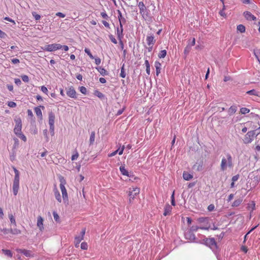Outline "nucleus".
<instances>
[{
	"instance_id": "1",
	"label": "nucleus",
	"mask_w": 260,
	"mask_h": 260,
	"mask_svg": "<svg viewBox=\"0 0 260 260\" xmlns=\"http://www.w3.org/2000/svg\"><path fill=\"white\" fill-rule=\"evenodd\" d=\"M199 243L209 247L214 253H216L218 251L219 247L214 238H208L204 236V238L202 240H200Z\"/></svg>"
},
{
	"instance_id": "2",
	"label": "nucleus",
	"mask_w": 260,
	"mask_h": 260,
	"mask_svg": "<svg viewBox=\"0 0 260 260\" xmlns=\"http://www.w3.org/2000/svg\"><path fill=\"white\" fill-rule=\"evenodd\" d=\"M225 156L226 158L224 157L222 158L220 164V170L222 171H225L227 169V167L231 168L233 167V158L232 155L229 153H227L225 154Z\"/></svg>"
},
{
	"instance_id": "3",
	"label": "nucleus",
	"mask_w": 260,
	"mask_h": 260,
	"mask_svg": "<svg viewBox=\"0 0 260 260\" xmlns=\"http://www.w3.org/2000/svg\"><path fill=\"white\" fill-rule=\"evenodd\" d=\"M65 184L66 181L64 180H60V188L62 193V196L63 202L66 203L68 202L69 199L68 193L66 188L64 186Z\"/></svg>"
},
{
	"instance_id": "4",
	"label": "nucleus",
	"mask_w": 260,
	"mask_h": 260,
	"mask_svg": "<svg viewBox=\"0 0 260 260\" xmlns=\"http://www.w3.org/2000/svg\"><path fill=\"white\" fill-rule=\"evenodd\" d=\"M255 131H249L245 136L243 139V142L245 144L250 143L253 140L254 138L256 137Z\"/></svg>"
},
{
	"instance_id": "5",
	"label": "nucleus",
	"mask_w": 260,
	"mask_h": 260,
	"mask_svg": "<svg viewBox=\"0 0 260 260\" xmlns=\"http://www.w3.org/2000/svg\"><path fill=\"white\" fill-rule=\"evenodd\" d=\"M14 121L16 124L14 128V132L16 134L21 132L22 121L20 117L18 116H15L14 118Z\"/></svg>"
},
{
	"instance_id": "6",
	"label": "nucleus",
	"mask_w": 260,
	"mask_h": 260,
	"mask_svg": "<svg viewBox=\"0 0 260 260\" xmlns=\"http://www.w3.org/2000/svg\"><path fill=\"white\" fill-rule=\"evenodd\" d=\"M184 236L186 239L189 240L191 242L199 243L200 241L196 239L195 235L192 232L188 230L184 233Z\"/></svg>"
},
{
	"instance_id": "7",
	"label": "nucleus",
	"mask_w": 260,
	"mask_h": 260,
	"mask_svg": "<svg viewBox=\"0 0 260 260\" xmlns=\"http://www.w3.org/2000/svg\"><path fill=\"white\" fill-rule=\"evenodd\" d=\"M149 11L146 8L143 10V11H140V14L142 15L143 18L147 21L151 22L152 21V18L150 16Z\"/></svg>"
},
{
	"instance_id": "8",
	"label": "nucleus",
	"mask_w": 260,
	"mask_h": 260,
	"mask_svg": "<svg viewBox=\"0 0 260 260\" xmlns=\"http://www.w3.org/2000/svg\"><path fill=\"white\" fill-rule=\"evenodd\" d=\"M60 49H61V47L60 44H49L47 45L46 47V50L49 52L55 51Z\"/></svg>"
},
{
	"instance_id": "9",
	"label": "nucleus",
	"mask_w": 260,
	"mask_h": 260,
	"mask_svg": "<svg viewBox=\"0 0 260 260\" xmlns=\"http://www.w3.org/2000/svg\"><path fill=\"white\" fill-rule=\"evenodd\" d=\"M140 192V188L138 187L133 188L132 191H129L128 195L130 197L129 202H131L132 200L135 198V196Z\"/></svg>"
},
{
	"instance_id": "10",
	"label": "nucleus",
	"mask_w": 260,
	"mask_h": 260,
	"mask_svg": "<svg viewBox=\"0 0 260 260\" xmlns=\"http://www.w3.org/2000/svg\"><path fill=\"white\" fill-rule=\"evenodd\" d=\"M67 94L68 96L73 98L77 99L76 91L73 86H71L67 91Z\"/></svg>"
},
{
	"instance_id": "11",
	"label": "nucleus",
	"mask_w": 260,
	"mask_h": 260,
	"mask_svg": "<svg viewBox=\"0 0 260 260\" xmlns=\"http://www.w3.org/2000/svg\"><path fill=\"white\" fill-rule=\"evenodd\" d=\"M252 175V176H251V177H253L252 185H253V187H255L260 182V176L255 175L254 172H252L250 174V175Z\"/></svg>"
},
{
	"instance_id": "12",
	"label": "nucleus",
	"mask_w": 260,
	"mask_h": 260,
	"mask_svg": "<svg viewBox=\"0 0 260 260\" xmlns=\"http://www.w3.org/2000/svg\"><path fill=\"white\" fill-rule=\"evenodd\" d=\"M119 27H117L116 28V35L117 36L118 39H122L123 38V25H119Z\"/></svg>"
},
{
	"instance_id": "13",
	"label": "nucleus",
	"mask_w": 260,
	"mask_h": 260,
	"mask_svg": "<svg viewBox=\"0 0 260 260\" xmlns=\"http://www.w3.org/2000/svg\"><path fill=\"white\" fill-rule=\"evenodd\" d=\"M19 252L20 253L24 254L25 256L28 257H34L35 255L34 253L32 251L25 249H19Z\"/></svg>"
},
{
	"instance_id": "14",
	"label": "nucleus",
	"mask_w": 260,
	"mask_h": 260,
	"mask_svg": "<svg viewBox=\"0 0 260 260\" xmlns=\"http://www.w3.org/2000/svg\"><path fill=\"white\" fill-rule=\"evenodd\" d=\"M41 108L42 110H44L45 109V107L44 106H39L38 107H36L34 108V111L37 116L39 117L41 119H42V113Z\"/></svg>"
},
{
	"instance_id": "15",
	"label": "nucleus",
	"mask_w": 260,
	"mask_h": 260,
	"mask_svg": "<svg viewBox=\"0 0 260 260\" xmlns=\"http://www.w3.org/2000/svg\"><path fill=\"white\" fill-rule=\"evenodd\" d=\"M146 42L147 45L150 46H153L155 43L156 40L154 39V36L153 35L150 36H147L146 37Z\"/></svg>"
},
{
	"instance_id": "16",
	"label": "nucleus",
	"mask_w": 260,
	"mask_h": 260,
	"mask_svg": "<svg viewBox=\"0 0 260 260\" xmlns=\"http://www.w3.org/2000/svg\"><path fill=\"white\" fill-rule=\"evenodd\" d=\"M55 114L52 111H50L48 113V122L49 125H54V122H55Z\"/></svg>"
},
{
	"instance_id": "17",
	"label": "nucleus",
	"mask_w": 260,
	"mask_h": 260,
	"mask_svg": "<svg viewBox=\"0 0 260 260\" xmlns=\"http://www.w3.org/2000/svg\"><path fill=\"white\" fill-rule=\"evenodd\" d=\"M119 170L123 175L129 177L134 176L133 174H130L127 170L125 169L124 165H122L119 168Z\"/></svg>"
},
{
	"instance_id": "18",
	"label": "nucleus",
	"mask_w": 260,
	"mask_h": 260,
	"mask_svg": "<svg viewBox=\"0 0 260 260\" xmlns=\"http://www.w3.org/2000/svg\"><path fill=\"white\" fill-rule=\"evenodd\" d=\"M209 229H210L209 225L208 226H198L192 225V226L190 227V228L189 230L190 231L192 232V233H193L194 232H197L198 229L208 230Z\"/></svg>"
},
{
	"instance_id": "19",
	"label": "nucleus",
	"mask_w": 260,
	"mask_h": 260,
	"mask_svg": "<svg viewBox=\"0 0 260 260\" xmlns=\"http://www.w3.org/2000/svg\"><path fill=\"white\" fill-rule=\"evenodd\" d=\"M245 18L248 20H255L256 17L252 15L250 12H245L244 13Z\"/></svg>"
},
{
	"instance_id": "20",
	"label": "nucleus",
	"mask_w": 260,
	"mask_h": 260,
	"mask_svg": "<svg viewBox=\"0 0 260 260\" xmlns=\"http://www.w3.org/2000/svg\"><path fill=\"white\" fill-rule=\"evenodd\" d=\"M43 221V218L41 216H39L38 217L37 226L41 231H42L44 230Z\"/></svg>"
},
{
	"instance_id": "21",
	"label": "nucleus",
	"mask_w": 260,
	"mask_h": 260,
	"mask_svg": "<svg viewBox=\"0 0 260 260\" xmlns=\"http://www.w3.org/2000/svg\"><path fill=\"white\" fill-rule=\"evenodd\" d=\"M19 188V182H13V192L14 196L18 194Z\"/></svg>"
},
{
	"instance_id": "22",
	"label": "nucleus",
	"mask_w": 260,
	"mask_h": 260,
	"mask_svg": "<svg viewBox=\"0 0 260 260\" xmlns=\"http://www.w3.org/2000/svg\"><path fill=\"white\" fill-rule=\"evenodd\" d=\"M172 207L169 204H167L164 208V215L167 216L170 214V213L172 211Z\"/></svg>"
},
{
	"instance_id": "23",
	"label": "nucleus",
	"mask_w": 260,
	"mask_h": 260,
	"mask_svg": "<svg viewBox=\"0 0 260 260\" xmlns=\"http://www.w3.org/2000/svg\"><path fill=\"white\" fill-rule=\"evenodd\" d=\"M118 19L119 21V25L126 23V19L122 16V13L120 10H118Z\"/></svg>"
},
{
	"instance_id": "24",
	"label": "nucleus",
	"mask_w": 260,
	"mask_h": 260,
	"mask_svg": "<svg viewBox=\"0 0 260 260\" xmlns=\"http://www.w3.org/2000/svg\"><path fill=\"white\" fill-rule=\"evenodd\" d=\"M95 69L98 71L100 74L103 76L108 75L109 74L108 72L102 67H96Z\"/></svg>"
},
{
	"instance_id": "25",
	"label": "nucleus",
	"mask_w": 260,
	"mask_h": 260,
	"mask_svg": "<svg viewBox=\"0 0 260 260\" xmlns=\"http://www.w3.org/2000/svg\"><path fill=\"white\" fill-rule=\"evenodd\" d=\"M161 66V63L159 61H156L155 62L154 66H155V69H156V76H158V75L160 73Z\"/></svg>"
},
{
	"instance_id": "26",
	"label": "nucleus",
	"mask_w": 260,
	"mask_h": 260,
	"mask_svg": "<svg viewBox=\"0 0 260 260\" xmlns=\"http://www.w3.org/2000/svg\"><path fill=\"white\" fill-rule=\"evenodd\" d=\"M94 94L100 98L101 100H105L107 99L105 97V95L103 93L99 91L98 90H95L94 91Z\"/></svg>"
},
{
	"instance_id": "27",
	"label": "nucleus",
	"mask_w": 260,
	"mask_h": 260,
	"mask_svg": "<svg viewBox=\"0 0 260 260\" xmlns=\"http://www.w3.org/2000/svg\"><path fill=\"white\" fill-rule=\"evenodd\" d=\"M183 178L184 180L188 181L193 178V175L185 171L183 173Z\"/></svg>"
},
{
	"instance_id": "28",
	"label": "nucleus",
	"mask_w": 260,
	"mask_h": 260,
	"mask_svg": "<svg viewBox=\"0 0 260 260\" xmlns=\"http://www.w3.org/2000/svg\"><path fill=\"white\" fill-rule=\"evenodd\" d=\"M54 192L55 199L57 200L58 202L60 203L61 202V198L59 191L56 188H55L54 189Z\"/></svg>"
},
{
	"instance_id": "29",
	"label": "nucleus",
	"mask_w": 260,
	"mask_h": 260,
	"mask_svg": "<svg viewBox=\"0 0 260 260\" xmlns=\"http://www.w3.org/2000/svg\"><path fill=\"white\" fill-rule=\"evenodd\" d=\"M13 169L15 173L13 182H19V172L17 169H16V168L14 167L13 168Z\"/></svg>"
},
{
	"instance_id": "30",
	"label": "nucleus",
	"mask_w": 260,
	"mask_h": 260,
	"mask_svg": "<svg viewBox=\"0 0 260 260\" xmlns=\"http://www.w3.org/2000/svg\"><path fill=\"white\" fill-rule=\"evenodd\" d=\"M237 110V107L235 105H233L229 109L228 112L230 115L234 114Z\"/></svg>"
},
{
	"instance_id": "31",
	"label": "nucleus",
	"mask_w": 260,
	"mask_h": 260,
	"mask_svg": "<svg viewBox=\"0 0 260 260\" xmlns=\"http://www.w3.org/2000/svg\"><path fill=\"white\" fill-rule=\"evenodd\" d=\"M83 240L82 237L79 236H76L75 238V246L78 248L79 246V244L81 241Z\"/></svg>"
},
{
	"instance_id": "32",
	"label": "nucleus",
	"mask_w": 260,
	"mask_h": 260,
	"mask_svg": "<svg viewBox=\"0 0 260 260\" xmlns=\"http://www.w3.org/2000/svg\"><path fill=\"white\" fill-rule=\"evenodd\" d=\"M209 218L208 217H200L198 219V221L200 223H204L205 224H208L209 222Z\"/></svg>"
},
{
	"instance_id": "33",
	"label": "nucleus",
	"mask_w": 260,
	"mask_h": 260,
	"mask_svg": "<svg viewBox=\"0 0 260 260\" xmlns=\"http://www.w3.org/2000/svg\"><path fill=\"white\" fill-rule=\"evenodd\" d=\"M246 93L249 95H253L259 96V92L253 89L246 92Z\"/></svg>"
},
{
	"instance_id": "34",
	"label": "nucleus",
	"mask_w": 260,
	"mask_h": 260,
	"mask_svg": "<svg viewBox=\"0 0 260 260\" xmlns=\"http://www.w3.org/2000/svg\"><path fill=\"white\" fill-rule=\"evenodd\" d=\"M242 199H238L236 200L232 204V206L233 207H238L242 203Z\"/></svg>"
},
{
	"instance_id": "35",
	"label": "nucleus",
	"mask_w": 260,
	"mask_h": 260,
	"mask_svg": "<svg viewBox=\"0 0 260 260\" xmlns=\"http://www.w3.org/2000/svg\"><path fill=\"white\" fill-rule=\"evenodd\" d=\"M95 139V132H92L90 134L89 139V145H91L93 144Z\"/></svg>"
},
{
	"instance_id": "36",
	"label": "nucleus",
	"mask_w": 260,
	"mask_h": 260,
	"mask_svg": "<svg viewBox=\"0 0 260 260\" xmlns=\"http://www.w3.org/2000/svg\"><path fill=\"white\" fill-rule=\"evenodd\" d=\"M3 253L8 257H12L13 254L11 250L8 249H2Z\"/></svg>"
},
{
	"instance_id": "37",
	"label": "nucleus",
	"mask_w": 260,
	"mask_h": 260,
	"mask_svg": "<svg viewBox=\"0 0 260 260\" xmlns=\"http://www.w3.org/2000/svg\"><path fill=\"white\" fill-rule=\"evenodd\" d=\"M166 55L167 51L166 50H162L159 52L158 56L159 58H164L166 57Z\"/></svg>"
},
{
	"instance_id": "38",
	"label": "nucleus",
	"mask_w": 260,
	"mask_h": 260,
	"mask_svg": "<svg viewBox=\"0 0 260 260\" xmlns=\"http://www.w3.org/2000/svg\"><path fill=\"white\" fill-rule=\"evenodd\" d=\"M10 233L13 234V235H19V234H21V231L20 230L16 229V228H14V229H10Z\"/></svg>"
},
{
	"instance_id": "39",
	"label": "nucleus",
	"mask_w": 260,
	"mask_h": 260,
	"mask_svg": "<svg viewBox=\"0 0 260 260\" xmlns=\"http://www.w3.org/2000/svg\"><path fill=\"white\" fill-rule=\"evenodd\" d=\"M9 218L10 219L11 223L14 226H16V222L14 216L12 214H9Z\"/></svg>"
},
{
	"instance_id": "40",
	"label": "nucleus",
	"mask_w": 260,
	"mask_h": 260,
	"mask_svg": "<svg viewBox=\"0 0 260 260\" xmlns=\"http://www.w3.org/2000/svg\"><path fill=\"white\" fill-rule=\"evenodd\" d=\"M237 30L240 32L243 33L245 31V27L243 24H239L237 26Z\"/></svg>"
},
{
	"instance_id": "41",
	"label": "nucleus",
	"mask_w": 260,
	"mask_h": 260,
	"mask_svg": "<svg viewBox=\"0 0 260 260\" xmlns=\"http://www.w3.org/2000/svg\"><path fill=\"white\" fill-rule=\"evenodd\" d=\"M16 135L20 138L21 140H22L23 141L25 142L26 141V137L24 136V135L21 132L19 133L16 134Z\"/></svg>"
},
{
	"instance_id": "42",
	"label": "nucleus",
	"mask_w": 260,
	"mask_h": 260,
	"mask_svg": "<svg viewBox=\"0 0 260 260\" xmlns=\"http://www.w3.org/2000/svg\"><path fill=\"white\" fill-rule=\"evenodd\" d=\"M124 66V64H123L122 67L121 68V72H120V76L123 78H125L126 76V73L125 72Z\"/></svg>"
},
{
	"instance_id": "43",
	"label": "nucleus",
	"mask_w": 260,
	"mask_h": 260,
	"mask_svg": "<svg viewBox=\"0 0 260 260\" xmlns=\"http://www.w3.org/2000/svg\"><path fill=\"white\" fill-rule=\"evenodd\" d=\"M22 80L25 83H28L29 81L28 76L23 75L21 76Z\"/></svg>"
},
{
	"instance_id": "44",
	"label": "nucleus",
	"mask_w": 260,
	"mask_h": 260,
	"mask_svg": "<svg viewBox=\"0 0 260 260\" xmlns=\"http://www.w3.org/2000/svg\"><path fill=\"white\" fill-rule=\"evenodd\" d=\"M250 112V110L247 108H242L240 109V112L242 114H245Z\"/></svg>"
},
{
	"instance_id": "45",
	"label": "nucleus",
	"mask_w": 260,
	"mask_h": 260,
	"mask_svg": "<svg viewBox=\"0 0 260 260\" xmlns=\"http://www.w3.org/2000/svg\"><path fill=\"white\" fill-rule=\"evenodd\" d=\"M84 51L89 56V57L91 59L94 58V56L92 55V54H91V53L89 49L86 48L84 50Z\"/></svg>"
},
{
	"instance_id": "46",
	"label": "nucleus",
	"mask_w": 260,
	"mask_h": 260,
	"mask_svg": "<svg viewBox=\"0 0 260 260\" xmlns=\"http://www.w3.org/2000/svg\"><path fill=\"white\" fill-rule=\"evenodd\" d=\"M171 205L173 206H175L176 204H175V191H174L173 192V193L171 195Z\"/></svg>"
},
{
	"instance_id": "47",
	"label": "nucleus",
	"mask_w": 260,
	"mask_h": 260,
	"mask_svg": "<svg viewBox=\"0 0 260 260\" xmlns=\"http://www.w3.org/2000/svg\"><path fill=\"white\" fill-rule=\"evenodd\" d=\"M80 91L84 95L87 94V89L84 86H81L79 87Z\"/></svg>"
},
{
	"instance_id": "48",
	"label": "nucleus",
	"mask_w": 260,
	"mask_h": 260,
	"mask_svg": "<svg viewBox=\"0 0 260 260\" xmlns=\"http://www.w3.org/2000/svg\"><path fill=\"white\" fill-rule=\"evenodd\" d=\"M81 248L83 250H86L88 248L87 243L85 242H83L81 244Z\"/></svg>"
},
{
	"instance_id": "49",
	"label": "nucleus",
	"mask_w": 260,
	"mask_h": 260,
	"mask_svg": "<svg viewBox=\"0 0 260 260\" xmlns=\"http://www.w3.org/2000/svg\"><path fill=\"white\" fill-rule=\"evenodd\" d=\"M32 15L35 18L36 20H39L41 18V16L39 14H38L36 12H32Z\"/></svg>"
},
{
	"instance_id": "50",
	"label": "nucleus",
	"mask_w": 260,
	"mask_h": 260,
	"mask_svg": "<svg viewBox=\"0 0 260 260\" xmlns=\"http://www.w3.org/2000/svg\"><path fill=\"white\" fill-rule=\"evenodd\" d=\"M138 7L139 8L140 11H143V9L146 8L143 2H139L138 4Z\"/></svg>"
},
{
	"instance_id": "51",
	"label": "nucleus",
	"mask_w": 260,
	"mask_h": 260,
	"mask_svg": "<svg viewBox=\"0 0 260 260\" xmlns=\"http://www.w3.org/2000/svg\"><path fill=\"white\" fill-rule=\"evenodd\" d=\"M109 38L111 41L114 44H116L117 43V40L115 39V38L112 35H110L109 36Z\"/></svg>"
},
{
	"instance_id": "52",
	"label": "nucleus",
	"mask_w": 260,
	"mask_h": 260,
	"mask_svg": "<svg viewBox=\"0 0 260 260\" xmlns=\"http://www.w3.org/2000/svg\"><path fill=\"white\" fill-rule=\"evenodd\" d=\"M53 216L54 220L58 222L59 219V217L58 215L57 214V213L55 211H54L53 212Z\"/></svg>"
},
{
	"instance_id": "53",
	"label": "nucleus",
	"mask_w": 260,
	"mask_h": 260,
	"mask_svg": "<svg viewBox=\"0 0 260 260\" xmlns=\"http://www.w3.org/2000/svg\"><path fill=\"white\" fill-rule=\"evenodd\" d=\"M191 50V47L187 45L184 50V53L186 55L188 54Z\"/></svg>"
},
{
	"instance_id": "54",
	"label": "nucleus",
	"mask_w": 260,
	"mask_h": 260,
	"mask_svg": "<svg viewBox=\"0 0 260 260\" xmlns=\"http://www.w3.org/2000/svg\"><path fill=\"white\" fill-rule=\"evenodd\" d=\"M16 103L14 102H8V106L11 108H15L16 107Z\"/></svg>"
},
{
	"instance_id": "55",
	"label": "nucleus",
	"mask_w": 260,
	"mask_h": 260,
	"mask_svg": "<svg viewBox=\"0 0 260 260\" xmlns=\"http://www.w3.org/2000/svg\"><path fill=\"white\" fill-rule=\"evenodd\" d=\"M196 40L195 38H193L191 41H189L188 46H189L190 47L194 46L195 45Z\"/></svg>"
},
{
	"instance_id": "56",
	"label": "nucleus",
	"mask_w": 260,
	"mask_h": 260,
	"mask_svg": "<svg viewBox=\"0 0 260 260\" xmlns=\"http://www.w3.org/2000/svg\"><path fill=\"white\" fill-rule=\"evenodd\" d=\"M101 15L104 19H105L106 20H107L109 18V17L105 11L101 12Z\"/></svg>"
},
{
	"instance_id": "57",
	"label": "nucleus",
	"mask_w": 260,
	"mask_h": 260,
	"mask_svg": "<svg viewBox=\"0 0 260 260\" xmlns=\"http://www.w3.org/2000/svg\"><path fill=\"white\" fill-rule=\"evenodd\" d=\"M50 126V132L51 136H54V125H51Z\"/></svg>"
},
{
	"instance_id": "58",
	"label": "nucleus",
	"mask_w": 260,
	"mask_h": 260,
	"mask_svg": "<svg viewBox=\"0 0 260 260\" xmlns=\"http://www.w3.org/2000/svg\"><path fill=\"white\" fill-rule=\"evenodd\" d=\"M124 146L123 145L121 147V148H120V147L119 148H118L116 150L118 151V153L119 154V155H121L122 153H123V150L124 149Z\"/></svg>"
},
{
	"instance_id": "59",
	"label": "nucleus",
	"mask_w": 260,
	"mask_h": 260,
	"mask_svg": "<svg viewBox=\"0 0 260 260\" xmlns=\"http://www.w3.org/2000/svg\"><path fill=\"white\" fill-rule=\"evenodd\" d=\"M79 156V154L76 151V153L73 154L72 156V157H71V159L72 160H76L77 159V158Z\"/></svg>"
},
{
	"instance_id": "60",
	"label": "nucleus",
	"mask_w": 260,
	"mask_h": 260,
	"mask_svg": "<svg viewBox=\"0 0 260 260\" xmlns=\"http://www.w3.org/2000/svg\"><path fill=\"white\" fill-rule=\"evenodd\" d=\"M215 206L213 204H210L208 207V210L209 211H212L214 210Z\"/></svg>"
},
{
	"instance_id": "61",
	"label": "nucleus",
	"mask_w": 260,
	"mask_h": 260,
	"mask_svg": "<svg viewBox=\"0 0 260 260\" xmlns=\"http://www.w3.org/2000/svg\"><path fill=\"white\" fill-rule=\"evenodd\" d=\"M85 234V229H83L80 233V235H79L78 236L79 237H82V239H83V238H84V236Z\"/></svg>"
},
{
	"instance_id": "62",
	"label": "nucleus",
	"mask_w": 260,
	"mask_h": 260,
	"mask_svg": "<svg viewBox=\"0 0 260 260\" xmlns=\"http://www.w3.org/2000/svg\"><path fill=\"white\" fill-rule=\"evenodd\" d=\"M239 175L238 174V175L234 176L232 178V180L233 182H235V181H237L239 179Z\"/></svg>"
},
{
	"instance_id": "63",
	"label": "nucleus",
	"mask_w": 260,
	"mask_h": 260,
	"mask_svg": "<svg viewBox=\"0 0 260 260\" xmlns=\"http://www.w3.org/2000/svg\"><path fill=\"white\" fill-rule=\"evenodd\" d=\"M1 231L4 233L5 234H7L10 233V229H8L6 228L3 229L1 230Z\"/></svg>"
},
{
	"instance_id": "64",
	"label": "nucleus",
	"mask_w": 260,
	"mask_h": 260,
	"mask_svg": "<svg viewBox=\"0 0 260 260\" xmlns=\"http://www.w3.org/2000/svg\"><path fill=\"white\" fill-rule=\"evenodd\" d=\"M11 61L13 64H17L20 62V61L17 58H13L11 59Z\"/></svg>"
}]
</instances>
